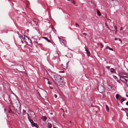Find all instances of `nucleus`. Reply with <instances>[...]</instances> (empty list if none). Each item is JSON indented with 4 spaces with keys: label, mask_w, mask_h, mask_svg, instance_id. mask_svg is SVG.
I'll use <instances>...</instances> for the list:
<instances>
[{
    "label": "nucleus",
    "mask_w": 128,
    "mask_h": 128,
    "mask_svg": "<svg viewBox=\"0 0 128 128\" xmlns=\"http://www.w3.org/2000/svg\"><path fill=\"white\" fill-rule=\"evenodd\" d=\"M12 106L16 112L18 114L20 113L21 111L20 105L18 101L13 103Z\"/></svg>",
    "instance_id": "nucleus-1"
},
{
    "label": "nucleus",
    "mask_w": 128,
    "mask_h": 128,
    "mask_svg": "<svg viewBox=\"0 0 128 128\" xmlns=\"http://www.w3.org/2000/svg\"><path fill=\"white\" fill-rule=\"evenodd\" d=\"M97 90L99 92L102 93L103 96H105L104 89L103 86L101 85H99L98 87Z\"/></svg>",
    "instance_id": "nucleus-2"
},
{
    "label": "nucleus",
    "mask_w": 128,
    "mask_h": 128,
    "mask_svg": "<svg viewBox=\"0 0 128 128\" xmlns=\"http://www.w3.org/2000/svg\"><path fill=\"white\" fill-rule=\"evenodd\" d=\"M54 78L55 81V83L56 84L63 78L57 74H55L54 76Z\"/></svg>",
    "instance_id": "nucleus-3"
},
{
    "label": "nucleus",
    "mask_w": 128,
    "mask_h": 128,
    "mask_svg": "<svg viewBox=\"0 0 128 128\" xmlns=\"http://www.w3.org/2000/svg\"><path fill=\"white\" fill-rule=\"evenodd\" d=\"M63 78H62L61 80L58 83H57V84H56L57 85L61 87H64V83L63 81Z\"/></svg>",
    "instance_id": "nucleus-4"
},
{
    "label": "nucleus",
    "mask_w": 128,
    "mask_h": 128,
    "mask_svg": "<svg viewBox=\"0 0 128 128\" xmlns=\"http://www.w3.org/2000/svg\"><path fill=\"white\" fill-rule=\"evenodd\" d=\"M41 96L44 98H46V91L44 90H42V91L41 92Z\"/></svg>",
    "instance_id": "nucleus-5"
},
{
    "label": "nucleus",
    "mask_w": 128,
    "mask_h": 128,
    "mask_svg": "<svg viewBox=\"0 0 128 128\" xmlns=\"http://www.w3.org/2000/svg\"><path fill=\"white\" fill-rule=\"evenodd\" d=\"M19 71L21 72H24V66H22L20 65L19 67Z\"/></svg>",
    "instance_id": "nucleus-6"
},
{
    "label": "nucleus",
    "mask_w": 128,
    "mask_h": 128,
    "mask_svg": "<svg viewBox=\"0 0 128 128\" xmlns=\"http://www.w3.org/2000/svg\"><path fill=\"white\" fill-rule=\"evenodd\" d=\"M120 80L125 82L126 84L127 83L128 80L127 79L125 78H123L122 77H120Z\"/></svg>",
    "instance_id": "nucleus-7"
},
{
    "label": "nucleus",
    "mask_w": 128,
    "mask_h": 128,
    "mask_svg": "<svg viewBox=\"0 0 128 128\" xmlns=\"http://www.w3.org/2000/svg\"><path fill=\"white\" fill-rule=\"evenodd\" d=\"M125 100L123 97L121 96H120L119 98V100L120 101L121 103Z\"/></svg>",
    "instance_id": "nucleus-8"
},
{
    "label": "nucleus",
    "mask_w": 128,
    "mask_h": 128,
    "mask_svg": "<svg viewBox=\"0 0 128 128\" xmlns=\"http://www.w3.org/2000/svg\"><path fill=\"white\" fill-rule=\"evenodd\" d=\"M85 50L86 52V53L87 54V56H89L90 54V52L87 50V48L86 46H85Z\"/></svg>",
    "instance_id": "nucleus-9"
},
{
    "label": "nucleus",
    "mask_w": 128,
    "mask_h": 128,
    "mask_svg": "<svg viewBox=\"0 0 128 128\" xmlns=\"http://www.w3.org/2000/svg\"><path fill=\"white\" fill-rule=\"evenodd\" d=\"M29 112L30 113L31 116H34V113L33 112L30 111Z\"/></svg>",
    "instance_id": "nucleus-10"
},
{
    "label": "nucleus",
    "mask_w": 128,
    "mask_h": 128,
    "mask_svg": "<svg viewBox=\"0 0 128 128\" xmlns=\"http://www.w3.org/2000/svg\"><path fill=\"white\" fill-rule=\"evenodd\" d=\"M32 22H33L34 23V24H37V23H38V22L35 20H32L31 21V23H32Z\"/></svg>",
    "instance_id": "nucleus-11"
},
{
    "label": "nucleus",
    "mask_w": 128,
    "mask_h": 128,
    "mask_svg": "<svg viewBox=\"0 0 128 128\" xmlns=\"http://www.w3.org/2000/svg\"><path fill=\"white\" fill-rule=\"evenodd\" d=\"M120 77H122L123 78H128V76L126 74H124V75H122Z\"/></svg>",
    "instance_id": "nucleus-12"
},
{
    "label": "nucleus",
    "mask_w": 128,
    "mask_h": 128,
    "mask_svg": "<svg viewBox=\"0 0 128 128\" xmlns=\"http://www.w3.org/2000/svg\"><path fill=\"white\" fill-rule=\"evenodd\" d=\"M42 38L45 39V40H46L48 42H50V41L49 40H48L47 38L46 37H42Z\"/></svg>",
    "instance_id": "nucleus-13"
},
{
    "label": "nucleus",
    "mask_w": 128,
    "mask_h": 128,
    "mask_svg": "<svg viewBox=\"0 0 128 128\" xmlns=\"http://www.w3.org/2000/svg\"><path fill=\"white\" fill-rule=\"evenodd\" d=\"M112 88V86H108V87H106L108 91H109L110 90V89H111Z\"/></svg>",
    "instance_id": "nucleus-14"
},
{
    "label": "nucleus",
    "mask_w": 128,
    "mask_h": 128,
    "mask_svg": "<svg viewBox=\"0 0 128 128\" xmlns=\"http://www.w3.org/2000/svg\"><path fill=\"white\" fill-rule=\"evenodd\" d=\"M52 127V125L51 124L48 123V124L47 127L49 128H51Z\"/></svg>",
    "instance_id": "nucleus-15"
},
{
    "label": "nucleus",
    "mask_w": 128,
    "mask_h": 128,
    "mask_svg": "<svg viewBox=\"0 0 128 128\" xmlns=\"http://www.w3.org/2000/svg\"><path fill=\"white\" fill-rule=\"evenodd\" d=\"M33 124V125L32 126H34L36 127L37 128H38V126L37 125V124L36 123L34 122Z\"/></svg>",
    "instance_id": "nucleus-16"
},
{
    "label": "nucleus",
    "mask_w": 128,
    "mask_h": 128,
    "mask_svg": "<svg viewBox=\"0 0 128 128\" xmlns=\"http://www.w3.org/2000/svg\"><path fill=\"white\" fill-rule=\"evenodd\" d=\"M42 119L44 121H45L46 120L47 118L46 116H44L42 117Z\"/></svg>",
    "instance_id": "nucleus-17"
},
{
    "label": "nucleus",
    "mask_w": 128,
    "mask_h": 128,
    "mask_svg": "<svg viewBox=\"0 0 128 128\" xmlns=\"http://www.w3.org/2000/svg\"><path fill=\"white\" fill-rule=\"evenodd\" d=\"M97 14L99 16H100L101 15V13L98 10H97Z\"/></svg>",
    "instance_id": "nucleus-18"
},
{
    "label": "nucleus",
    "mask_w": 128,
    "mask_h": 128,
    "mask_svg": "<svg viewBox=\"0 0 128 128\" xmlns=\"http://www.w3.org/2000/svg\"><path fill=\"white\" fill-rule=\"evenodd\" d=\"M9 108L10 109V110L8 111V112L10 113H11L12 114H13L14 112H13L12 110H11L10 108V106H9Z\"/></svg>",
    "instance_id": "nucleus-19"
},
{
    "label": "nucleus",
    "mask_w": 128,
    "mask_h": 128,
    "mask_svg": "<svg viewBox=\"0 0 128 128\" xmlns=\"http://www.w3.org/2000/svg\"><path fill=\"white\" fill-rule=\"evenodd\" d=\"M106 110L108 112L109 111V109L108 108V106L107 105H106Z\"/></svg>",
    "instance_id": "nucleus-20"
},
{
    "label": "nucleus",
    "mask_w": 128,
    "mask_h": 128,
    "mask_svg": "<svg viewBox=\"0 0 128 128\" xmlns=\"http://www.w3.org/2000/svg\"><path fill=\"white\" fill-rule=\"evenodd\" d=\"M116 98L117 99H119V98L120 97L119 96V95L118 94H116Z\"/></svg>",
    "instance_id": "nucleus-21"
},
{
    "label": "nucleus",
    "mask_w": 128,
    "mask_h": 128,
    "mask_svg": "<svg viewBox=\"0 0 128 128\" xmlns=\"http://www.w3.org/2000/svg\"><path fill=\"white\" fill-rule=\"evenodd\" d=\"M114 40H119V41H120L122 43V41L120 40V38H114Z\"/></svg>",
    "instance_id": "nucleus-22"
},
{
    "label": "nucleus",
    "mask_w": 128,
    "mask_h": 128,
    "mask_svg": "<svg viewBox=\"0 0 128 128\" xmlns=\"http://www.w3.org/2000/svg\"><path fill=\"white\" fill-rule=\"evenodd\" d=\"M30 121V122L32 125L33 126V123L34 122L32 120H29Z\"/></svg>",
    "instance_id": "nucleus-23"
},
{
    "label": "nucleus",
    "mask_w": 128,
    "mask_h": 128,
    "mask_svg": "<svg viewBox=\"0 0 128 128\" xmlns=\"http://www.w3.org/2000/svg\"><path fill=\"white\" fill-rule=\"evenodd\" d=\"M114 70L113 68H112L110 69V72L112 73L114 72Z\"/></svg>",
    "instance_id": "nucleus-24"
},
{
    "label": "nucleus",
    "mask_w": 128,
    "mask_h": 128,
    "mask_svg": "<svg viewBox=\"0 0 128 128\" xmlns=\"http://www.w3.org/2000/svg\"><path fill=\"white\" fill-rule=\"evenodd\" d=\"M70 2L73 4H75L76 3L75 2L74 0H71Z\"/></svg>",
    "instance_id": "nucleus-25"
},
{
    "label": "nucleus",
    "mask_w": 128,
    "mask_h": 128,
    "mask_svg": "<svg viewBox=\"0 0 128 128\" xmlns=\"http://www.w3.org/2000/svg\"><path fill=\"white\" fill-rule=\"evenodd\" d=\"M100 46H101V48H102L103 46L102 45V43H100Z\"/></svg>",
    "instance_id": "nucleus-26"
},
{
    "label": "nucleus",
    "mask_w": 128,
    "mask_h": 128,
    "mask_svg": "<svg viewBox=\"0 0 128 128\" xmlns=\"http://www.w3.org/2000/svg\"><path fill=\"white\" fill-rule=\"evenodd\" d=\"M72 56V55H71V56H69L68 55V54H67V55H66V56L67 57H68V58H70L71 57V56Z\"/></svg>",
    "instance_id": "nucleus-27"
},
{
    "label": "nucleus",
    "mask_w": 128,
    "mask_h": 128,
    "mask_svg": "<svg viewBox=\"0 0 128 128\" xmlns=\"http://www.w3.org/2000/svg\"><path fill=\"white\" fill-rule=\"evenodd\" d=\"M69 122L70 123H71L72 125H74V123L73 122H72L71 121H70Z\"/></svg>",
    "instance_id": "nucleus-28"
},
{
    "label": "nucleus",
    "mask_w": 128,
    "mask_h": 128,
    "mask_svg": "<svg viewBox=\"0 0 128 128\" xmlns=\"http://www.w3.org/2000/svg\"><path fill=\"white\" fill-rule=\"evenodd\" d=\"M113 78L115 79H116L117 78V77L115 76H113Z\"/></svg>",
    "instance_id": "nucleus-29"
},
{
    "label": "nucleus",
    "mask_w": 128,
    "mask_h": 128,
    "mask_svg": "<svg viewBox=\"0 0 128 128\" xmlns=\"http://www.w3.org/2000/svg\"><path fill=\"white\" fill-rule=\"evenodd\" d=\"M109 49L110 50H113V49L111 48H109Z\"/></svg>",
    "instance_id": "nucleus-30"
},
{
    "label": "nucleus",
    "mask_w": 128,
    "mask_h": 128,
    "mask_svg": "<svg viewBox=\"0 0 128 128\" xmlns=\"http://www.w3.org/2000/svg\"><path fill=\"white\" fill-rule=\"evenodd\" d=\"M83 34L85 36H86L87 35V34L86 33H84Z\"/></svg>",
    "instance_id": "nucleus-31"
},
{
    "label": "nucleus",
    "mask_w": 128,
    "mask_h": 128,
    "mask_svg": "<svg viewBox=\"0 0 128 128\" xmlns=\"http://www.w3.org/2000/svg\"><path fill=\"white\" fill-rule=\"evenodd\" d=\"M75 25H76V26H78V24L77 23H75Z\"/></svg>",
    "instance_id": "nucleus-32"
},
{
    "label": "nucleus",
    "mask_w": 128,
    "mask_h": 128,
    "mask_svg": "<svg viewBox=\"0 0 128 128\" xmlns=\"http://www.w3.org/2000/svg\"><path fill=\"white\" fill-rule=\"evenodd\" d=\"M48 83L49 84H51V83L49 81H48Z\"/></svg>",
    "instance_id": "nucleus-33"
},
{
    "label": "nucleus",
    "mask_w": 128,
    "mask_h": 128,
    "mask_svg": "<svg viewBox=\"0 0 128 128\" xmlns=\"http://www.w3.org/2000/svg\"><path fill=\"white\" fill-rule=\"evenodd\" d=\"M54 96L55 98H56L57 97V96L56 94L54 95Z\"/></svg>",
    "instance_id": "nucleus-34"
},
{
    "label": "nucleus",
    "mask_w": 128,
    "mask_h": 128,
    "mask_svg": "<svg viewBox=\"0 0 128 128\" xmlns=\"http://www.w3.org/2000/svg\"><path fill=\"white\" fill-rule=\"evenodd\" d=\"M109 47L108 46H107L106 48V49H108L109 48Z\"/></svg>",
    "instance_id": "nucleus-35"
},
{
    "label": "nucleus",
    "mask_w": 128,
    "mask_h": 128,
    "mask_svg": "<svg viewBox=\"0 0 128 128\" xmlns=\"http://www.w3.org/2000/svg\"><path fill=\"white\" fill-rule=\"evenodd\" d=\"M114 28L116 29V30L117 29V27L116 26H114Z\"/></svg>",
    "instance_id": "nucleus-36"
},
{
    "label": "nucleus",
    "mask_w": 128,
    "mask_h": 128,
    "mask_svg": "<svg viewBox=\"0 0 128 128\" xmlns=\"http://www.w3.org/2000/svg\"><path fill=\"white\" fill-rule=\"evenodd\" d=\"M126 105H127V106H128V101H127V102H126Z\"/></svg>",
    "instance_id": "nucleus-37"
},
{
    "label": "nucleus",
    "mask_w": 128,
    "mask_h": 128,
    "mask_svg": "<svg viewBox=\"0 0 128 128\" xmlns=\"http://www.w3.org/2000/svg\"><path fill=\"white\" fill-rule=\"evenodd\" d=\"M27 115H28V119L29 120V118H28V116H29V114H28V113H27Z\"/></svg>",
    "instance_id": "nucleus-38"
},
{
    "label": "nucleus",
    "mask_w": 128,
    "mask_h": 128,
    "mask_svg": "<svg viewBox=\"0 0 128 128\" xmlns=\"http://www.w3.org/2000/svg\"><path fill=\"white\" fill-rule=\"evenodd\" d=\"M36 44H39V43H38V42H36Z\"/></svg>",
    "instance_id": "nucleus-39"
},
{
    "label": "nucleus",
    "mask_w": 128,
    "mask_h": 128,
    "mask_svg": "<svg viewBox=\"0 0 128 128\" xmlns=\"http://www.w3.org/2000/svg\"><path fill=\"white\" fill-rule=\"evenodd\" d=\"M107 28L108 29H109V30H110V28H109V27L108 26H107Z\"/></svg>",
    "instance_id": "nucleus-40"
},
{
    "label": "nucleus",
    "mask_w": 128,
    "mask_h": 128,
    "mask_svg": "<svg viewBox=\"0 0 128 128\" xmlns=\"http://www.w3.org/2000/svg\"><path fill=\"white\" fill-rule=\"evenodd\" d=\"M32 45V43L31 42H30V45Z\"/></svg>",
    "instance_id": "nucleus-41"
},
{
    "label": "nucleus",
    "mask_w": 128,
    "mask_h": 128,
    "mask_svg": "<svg viewBox=\"0 0 128 128\" xmlns=\"http://www.w3.org/2000/svg\"><path fill=\"white\" fill-rule=\"evenodd\" d=\"M122 27H121V28H120V30H122Z\"/></svg>",
    "instance_id": "nucleus-42"
},
{
    "label": "nucleus",
    "mask_w": 128,
    "mask_h": 128,
    "mask_svg": "<svg viewBox=\"0 0 128 128\" xmlns=\"http://www.w3.org/2000/svg\"><path fill=\"white\" fill-rule=\"evenodd\" d=\"M83 16H84V17L86 18V16L85 15H83Z\"/></svg>",
    "instance_id": "nucleus-43"
},
{
    "label": "nucleus",
    "mask_w": 128,
    "mask_h": 128,
    "mask_svg": "<svg viewBox=\"0 0 128 128\" xmlns=\"http://www.w3.org/2000/svg\"><path fill=\"white\" fill-rule=\"evenodd\" d=\"M126 96L128 97V94H126Z\"/></svg>",
    "instance_id": "nucleus-44"
},
{
    "label": "nucleus",
    "mask_w": 128,
    "mask_h": 128,
    "mask_svg": "<svg viewBox=\"0 0 128 128\" xmlns=\"http://www.w3.org/2000/svg\"><path fill=\"white\" fill-rule=\"evenodd\" d=\"M105 24H106V26H108V25H107V24H106V23H105Z\"/></svg>",
    "instance_id": "nucleus-45"
},
{
    "label": "nucleus",
    "mask_w": 128,
    "mask_h": 128,
    "mask_svg": "<svg viewBox=\"0 0 128 128\" xmlns=\"http://www.w3.org/2000/svg\"><path fill=\"white\" fill-rule=\"evenodd\" d=\"M116 31H117V30H116V31H115V33H116Z\"/></svg>",
    "instance_id": "nucleus-46"
},
{
    "label": "nucleus",
    "mask_w": 128,
    "mask_h": 128,
    "mask_svg": "<svg viewBox=\"0 0 128 128\" xmlns=\"http://www.w3.org/2000/svg\"><path fill=\"white\" fill-rule=\"evenodd\" d=\"M58 38H59V39H60V37H58Z\"/></svg>",
    "instance_id": "nucleus-47"
},
{
    "label": "nucleus",
    "mask_w": 128,
    "mask_h": 128,
    "mask_svg": "<svg viewBox=\"0 0 128 128\" xmlns=\"http://www.w3.org/2000/svg\"><path fill=\"white\" fill-rule=\"evenodd\" d=\"M100 43H98V44H97L98 45H100Z\"/></svg>",
    "instance_id": "nucleus-48"
},
{
    "label": "nucleus",
    "mask_w": 128,
    "mask_h": 128,
    "mask_svg": "<svg viewBox=\"0 0 128 128\" xmlns=\"http://www.w3.org/2000/svg\"><path fill=\"white\" fill-rule=\"evenodd\" d=\"M121 110H124V109H123V108H122V109H121Z\"/></svg>",
    "instance_id": "nucleus-49"
},
{
    "label": "nucleus",
    "mask_w": 128,
    "mask_h": 128,
    "mask_svg": "<svg viewBox=\"0 0 128 128\" xmlns=\"http://www.w3.org/2000/svg\"><path fill=\"white\" fill-rule=\"evenodd\" d=\"M22 43H23V41L22 40Z\"/></svg>",
    "instance_id": "nucleus-50"
},
{
    "label": "nucleus",
    "mask_w": 128,
    "mask_h": 128,
    "mask_svg": "<svg viewBox=\"0 0 128 128\" xmlns=\"http://www.w3.org/2000/svg\"><path fill=\"white\" fill-rule=\"evenodd\" d=\"M117 81L118 82H119V81H118V80H117Z\"/></svg>",
    "instance_id": "nucleus-51"
},
{
    "label": "nucleus",
    "mask_w": 128,
    "mask_h": 128,
    "mask_svg": "<svg viewBox=\"0 0 128 128\" xmlns=\"http://www.w3.org/2000/svg\"><path fill=\"white\" fill-rule=\"evenodd\" d=\"M62 67H63V68H64L63 66H62Z\"/></svg>",
    "instance_id": "nucleus-52"
},
{
    "label": "nucleus",
    "mask_w": 128,
    "mask_h": 128,
    "mask_svg": "<svg viewBox=\"0 0 128 128\" xmlns=\"http://www.w3.org/2000/svg\"><path fill=\"white\" fill-rule=\"evenodd\" d=\"M61 109H62V110H63V108H61Z\"/></svg>",
    "instance_id": "nucleus-53"
},
{
    "label": "nucleus",
    "mask_w": 128,
    "mask_h": 128,
    "mask_svg": "<svg viewBox=\"0 0 128 128\" xmlns=\"http://www.w3.org/2000/svg\"><path fill=\"white\" fill-rule=\"evenodd\" d=\"M62 66H63V65L62 64Z\"/></svg>",
    "instance_id": "nucleus-54"
},
{
    "label": "nucleus",
    "mask_w": 128,
    "mask_h": 128,
    "mask_svg": "<svg viewBox=\"0 0 128 128\" xmlns=\"http://www.w3.org/2000/svg\"><path fill=\"white\" fill-rule=\"evenodd\" d=\"M111 0L112 1L113 0Z\"/></svg>",
    "instance_id": "nucleus-55"
},
{
    "label": "nucleus",
    "mask_w": 128,
    "mask_h": 128,
    "mask_svg": "<svg viewBox=\"0 0 128 128\" xmlns=\"http://www.w3.org/2000/svg\"><path fill=\"white\" fill-rule=\"evenodd\" d=\"M127 110L128 111V109H127Z\"/></svg>",
    "instance_id": "nucleus-56"
},
{
    "label": "nucleus",
    "mask_w": 128,
    "mask_h": 128,
    "mask_svg": "<svg viewBox=\"0 0 128 128\" xmlns=\"http://www.w3.org/2000/svg\"><path fill=\"white\" fill-rule=\"evenodd\" d=\"M55 53H56V54H57V53L56 52Z\"/></svg>",
    "instance_id": "nucleus-57"
},
{
    "label": "nucleus",
    "mask_w": 128,
    "mask_h": 128,
    "mask_svg": "<svg viewBox=\"0 0 128 128\" xmlns=\"http://www.w3.org/2000/svg\"><path fill=\"white\" fill-rule=\"evenodd\" d=\"M70 54H71V53H70Z\"/></svg>",
    "instance_id": "nucleus-58"
}]
</instances>
